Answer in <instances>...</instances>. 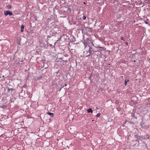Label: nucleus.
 <instances>
[{"label": "nucleus", "instance_id": "f3484780", "mask_svg": "<svg viewBox=\"0 0 150 150\" xmlns=\"http://www.w3.org/2000/svg\"><path fill=\"white\" fill-rule=\"evenodd\" d=\"M126 44L127 45V44H128V43H127V42L126 43Z\"/></svg>", "mask_w": 150, "mask_h": 150}, {"label": "nucleus", "instance_id": "9d476101", "mask_svg": "<svg viewBox=\"0 0 150 150\" xmlns=\"http://www.w3.org/2000/svg\"><path fill=\"white\" fill-rule=\"evenodd\" d=\"M82 18L83 19V20H85L86 19V17L84 16H83V17H82Z\"/></svg>", "mask_w": 150, "mask_h": 150}, {"label": "nucleus", "instance_id": "f8f14e48", "mask_svg": "<svg viewBox=\"0 0 150 150\" xmlns=\"http://www.w3.org/2000/svg\"><path fill=\"white\" fill-rule=\"evenodd\" d=\"M121 40H123V41L125 40L124 38L122 37L121 38Z\"/></svg>", "mask_w": 150, "mask_h": 150}, {"label": "nucleus", "instance_id": "1a4fd4ad", "mask_svg": "<svg viewBox=\"0 0 150 150\" xmlns=\"http://www.w3.org/2000/svg\"><path fill=\"white\" fill-rule=\"evenodd\" d=\"M6 7L8 9H10L11 8V6L10 5H8V6H6Z\"/></svg>", "mask_w": 150, "mask_h": 150}, {"label": "nucleus", "instance_id": "20e7f679", "mask_svg": "<svg viewBox=\"0 0 150 150\" xmlns=\"http://www.w3.org/2000/svg\"><path fill=\"white\" fill-rule=\"evenodd\" d=\"M7 90L8 91L9 93H12L13 91L14 90V89L13 88H10L8 87H7Z\"/></svg>", "mask_w": 150, "mask_h": 150}, {"label": "nucleus", "instance_id": "39448f33", "mask_svg": "<svg viewBox=\"0 0 150 150\" xmlns=\"http://www.w3.org/2000/svg\"><path fill=\"white\" fill-rule=\"evenodd\" d=\"M87 111L88 112V113L91 112V113H92L93 112V110H92V109L91 108L88 109Z\"/></svg>", "mask_w": 150, "mask_h": 150}, {"label": "nucleus", "instance_id": "f03ea898", "mask_svg": "<svg viewBox=\"0 0 150 150\" xmlns=\"http://www.w3.org/2000/svg\"><path fill=\"white\" fill-rule=\"evenodd\" d=\"M96 47L98 48H99V50L98 51H101L102 50H105L106 49V48L104 47H99V46H98V47Z\"/></svg>", "mask_w": 150, "mask_h": 150}, {"label": "nucleus", "instance_id": "4468645a", "mask_svg": "<svg viewBox=\"0 0 150 150\" xmlns=\"http://www.w3.org/2000/svg\"><path fill=\"white\" fill-rule=\"evenodd\" d=\"M84 44L85 45V47L86 46V45H85V43H84Z\"/></svg>", "mask_w": 150, "mask_h": 150}, {"label": "nucleus", "instance_id": "6e6552de", "mask_svg": "<svg viewBox=\"0 0 150 150\" xmlns=\"http://www.w3.org/2000/svg\"><path fill=\"white\" fill-rule=\"evenodd\" d=\"M48 114L50 115H51L52 116H53L54 115V114L53 113H51L50 112H48Z\"/></svg>", "mask_w": 150, "mask_h": 150}, {"label": "nucleus", "instance_id": "6ab92c4d", "mask_svg": "<svg viewBox=\"0 0 150 150\" xmlns=\"http://www.w3.org/2000/svg\"><path fill=\"white\" fill-rule=\"evenodd\" d=\"M121 77H122V78L123 76H121Z\"/></svg>", "mask_w": 150, "mask_h": 150}, {"label": "nucleus", "instance_id": "a211bd4d", "mask_svg": "<svg viewBox=\"0 0 150 150\" xmlns=\"http://www.w3.org/2000/svg\"><path fill=\"white\" fill-rule=\"evenodd\" d=\"M96 108L97 109H98V107H97Z\"/></svg>", "mask_w": 150, "mask_h": 150}, {"label": "nucleus", "instance_id": "423d86ee", "mask_svg": "<svg viewBox=\"0 0 150 150\" xmlns=\"http://www.w3.org/2000/svg\"><path fill=\"white\" fill-rule=\"evenodd\" d=\"M24 28V26L23 25H21V32H23V29Z\"/></svg>", "mask_w": 150, "mask_h": 150}, {"label": "nucleus", "instance_id": "ddd939ff", "mask_svg": "<svg viewBox=\"0 0 150 150\" xmlns=\"http://www.w3.org/2000/svg\"><path fill=\"white\" fill-rule=\"evenodd\" d=\"M1 107L2 108H6V106L5 105H3V106H2Z\"/></svg>", "mask_w": 150, "mask_h": 150}, {"label": "nucleus", "instance_id": "9b49d317", "mask_svg": "<svg viewBox=\"0 0 150 150\" xmlns=\"http://www.w3.org/2000/svg\"><path fill=\"white\" fill-rule=\"evenodd\" d=\"M100 113H98V114L97 115H96V116L98 117H99L100 116Z\"/></svg>", "mask_w": 150, "mask_h": 150}, {"label": "nucleus", "instance_id": "0eeeda50", "mask_svg": "<svg viewBox=\"0 0 150 150\" xmlns=\"http://www.w3.org/2000/svg\"><path fill=\"white\" fill-rule=\"evenodd\" d=\"M129 81V80L126 79L125 81V86H126L127 85V83Z\"/></svg>", "mask_w": 150, "mask_h": 150}, {"label": "nucleus", "instance_id": "2eb2a0df", "mask_svg": "<svg viewBox=\"0 0 150 150\" xmlns=\"http://www.w3.org/2000/svg\"><path fill=\"white\" fill-rule=\"evenodd\" d=\"M92 45H93V46H94V44H93V43H92Z\"/></svg>", "mask_w": 150, "mask_h": 150}, {"label": "nucleus", "instance_id": "dca6fc26", "mask_svg": "<svg viewBox=\"0 0 150 150\" xmlns=\"http://www.w3.org/2000/svg\"><path fill=\"white\" fill-rule=\"evenodd\" d=\"M61 60H62V58H60Z\"/></svg>", "mask_w": 150, "mask_h": 150}, {"label": "nucleus", "instance_id": "f257e3e1", "mask_svg": "<svg viewBox=\"0 0 150 150\" xmlns=\"http://www.w3.org/2000/svg\"><path fill=\"white\" fill-rule=\"evenodd\" d=\"M4 14L5 16H7L8 15H9L10 16L13 15V13L11 12H10L9 11H4Z\"/></svg>", "mask_w": 150, "mask_h": 150}, {"label": "nucleus", "instance_id": "7ed1b4c3", "mask_svg": "<svg viewBox=\"0 0 150 150\" xmlns=\"http://www.w3.org/2000/svg\"><path fill=\"white\" fill-rule=\"evenodd\" d=\"M93 51L92 48L90 46L89 47V54L86 56V57H88L91 55V52Z\"/></svg>", "mask_w": 150, "mask_h": 150}]
</instances>
